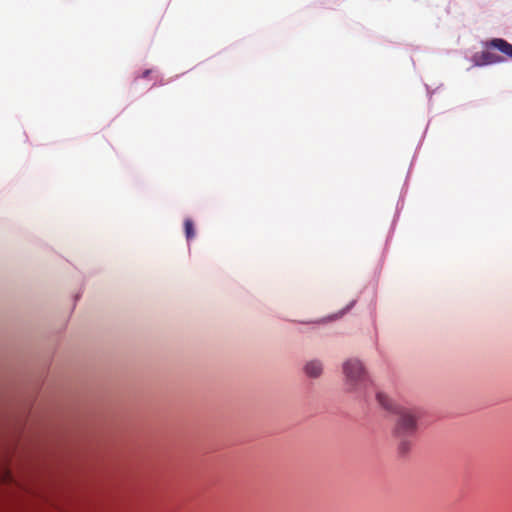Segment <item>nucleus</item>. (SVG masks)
<instances>
[{
  "label": "nucleus",
  "instance_id": "obj_1",
  "mask_svg": "<svg viewBox=\"0 0 512 512\" xmlns=\"http://www.w3.org/2000/svg\"><path fill=\"white\" fill-rule=\"evenodd\" d=\"M376 398L384 409L397 415L395 435L399 439L398 450L401 454L408 453L412 445L409 438L417 431V412L412 408L397 405L385 393L378 392Z\"/></svg>",
  "mask_w": 512,
  "mask_h": 512
},
{
  "label": "nucleus",
  "instance_id": "obj_2",
  "mask_svg": "<svg viewBox=\"0 0 512 512\" xmlns=\"http://www.w3.org/2000/svg\"><path fill=\"white\" fill-rule=\"evenodd\" d=\"M342 369L348 391H358L366 385L368 376L360 360L348 359L343 363Z\"/></svg>",
  "mask_w": 512,
  "mask_h": 512
},
{
  "label": "nucleus",
  "instance_id": "obj_3",
  "mask_svg": "<svg viewBox=\"0 0 512 512\" xmlns=\"http://www.w3.org/2000/svg\"><path fill=\"white\" fill-rule=\"evenodd\" d=\"M488 48H494L505 54L508 58L512 59V44L508 43L502 38H494L486 43Z\"/></svg>",
  "mask_w": 512,
  "mask_h": 512
},
{
  "label": "nucleus",
  "instance_id": "obj_4",
  "mask_svg": "<svg viewBox=\"0 0 512 512\" xmlns=\"http://www.w3.org/2000/svg\"><path fill=\"white\" fill-rule=\"evenodd\" d=\"M304 372L310 378H318L323 372V364L319 360L308 361L304 366Z\"/></svg>",
  "mask_w": 512,
  "mask_h": 512
},
{
  "label": "nucleus",
  "instance_id": "obj_5",
  "mask_svg": "<svg viewBox=\"0 0 512 512\" xmlns=\"http://www.w3.org/2000/svg\"><path fill=\"white\" fill-rule=\"evenodd\" d=\"M475 57L477 58V65H488L498 63L501 61V58L499 56L489 51H484L479 56Z\"/></svg>",
  "mask_w": 512,
  "mask_h": 512
},
{
  "label": "nucleus",
  "instance_id": "obj_6",
  "mask_svg": "<svg viewBox=\"0 0 512 512\" xmlns=\"http://www.w3.org/2000/svg\"><path fill=\"white\" fill-rule=\"evenodd\" d=\"M184 229H185L186 238L188 240L192 239L195 236L194 224H193L192 220H190V219L185 220Z\"/></svg>",
  "mask_w": 512,
  "mask_h": 512
},
{
  "label": "nucleus",
  "instance_id": "obj_7",
  "mask_svg": "<svg viewBox=\"0 0 512 512\" xmlns=\"http://www.w3.org/2000/svg\"><path fill=\"white\" fill-rule=\"evenodd\" d=\"M153 73V70L152 69H147L145 70L142 74H141V77L142 78H149V76Z\"/></svg>",
  "mask_w": 512,
  "mask_h": 512
}]
</instances>
